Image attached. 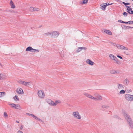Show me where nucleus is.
<instances>
[{
	"label": "nucleus",
	"mask_w": 133,
	"mask_h": 133,
	"mask_svg": "<svg viewBox=\"0 0 133 133\" xmlns=\"http://www.w3.org/2000/svg\"><path fill=\"white\" fill-rule=\"evenodd\" d=\"M46 101L50 105L54 106V102L52 100L50 99H48Z\"/></svg>",
	"instance_id": "16"
},
{
	"label": "nucleus",
	"mask_w": 133,
	"mask_h": 133,
	"mask_svg": "<svg viewBox=\"0 0 133 133\" xmlns=\"http://www.w3.org/2000/svg\"><path fill=\"white\" fill-rule=\"evenodd\" d=\"M32 50L33 48L31 46H29L26 49V51H31L32 52Z\"/></svg>",
	"instance_id": "24"
},
{
	"label": "nucleus",
	"mask_w": 133,
	"mask_h": 133,
	"mask_svg": "<svg viewBox=\"0 0 133 133\" xmlns=\"http://www.w3.org/2000/svg\"><path fill=\"white\" fill-rule=\"evenodd\" d=\"M26 115H28L29 116H31V117H32L34 118L36 120H38L39 121H40V122L42 121V120L41 119L38 118L37 116H35V115H33V114H29V113H26Z\"/></svg>",
	"instance_id": "8"
},
{
	"label": "nucleus",
	"mask_w": 133,
	"mask_h": 133,
	"mask_svg": "<svg viewBox=\"0 0 133 133\" xmlns=\"http://www.w3.org/2000/svg\"><path fill=\"white\" fill-rule=\"evenodd\" d=\"M96 99H95V101L97 100H101L102 99V97L100 95H98L96 96Z\"/></svg>",
	"instance_id": "22"
},
{
	"label": "nucleus",
	"mask_w": 133,
	"mask_h": 133,
	"mask_svg": "<svg viewBox=\"0 0 133 133\" xmlns=\"http://www.w3.org/2000/svg\"><path fill=\"white\" fill-rule=\"evenodd\" d=\"M123 116L125 119L128 122L130 128H133V122L132 120L130 117V116L126 112L124 113Z\"/></svg>",
	"instance_id": "1"
},
{
	"label": "nucleus",
	"mask_w": 133,
	"mask_h": 133,
	"mask_svg": "<svg viewBox=\"0 0 133 133\" xmlns=\"http://www.w3.org/2000/svg\"><path fill=\"white\" fill-rule=\"evenodd\" d=\"M129 83V81L128 79H126L123 81V84L125 85H127Z\"/></svg>",
	"instance_id": "23"
},
{
	"label": "nucleus",
	"mask_w": 133,
	"mask_h": 133,
	"mask_svg": "<svg viewBox=\"0 0 133 133\" xmlns=\"http://www.w3.org/2000/svg\"><path fill=\"white\" fill-rule=\"evenodd\" d=\"M87 49V48L85 47H78L76 50L75 52L78 53L81 51L82 50H85Z\"/></svg>",
	"instance_id": "11"
},
{
	"label": "nucleus",
	"mask_w": 133,
	"mask_h": 133,
	"mask_svg": "<svg viewBox=\"0 0 133 133\" xmlns=\"http://www.w3.org/2000/svg\"><path fill=\"white\" fill-rule=\"evenodd\" d=\"M10 4L11 6V8L14 9L15 8V6L13 1L11 0L10 3Z\"/></svg>",
	"instance_id": "20"
},
{
	"label": "nucleus",
	"mask_w": 133,
	"mask_h": 133,
	"mask_svg": "<svg viewBox=\"0 0 133 133\" xmlns=\"http://www.w3.org/2000/svg\"><path fill=\"white\" fill-rule=\"evenodd\" d=\"M46 35H50L51 37H56L59 35V33L57 31H54L52 32H48L46 33Z\"/></svg>",
	"instance_id": "6"
},
{
	"label": "nucleus",
	"mask_w": 133,
	"mask_h": 133,
	"mask_svg": "<svg viewBox=\"0 0 133 133\" xmlns=\"http://www.w3.org/2000/svg\"><path fill=\"white\" fill-rule=\"evenodd\" d=\"M23 125H22L20 127V129L22 130L23 129Z\"/></svg>",
	"instance_id": "44"
},
{
	"label": "nucleus",
	"mask_w": 133,
	"mask_h": 133,
	"mask_svg": "<svg viewBox=\"0 0 133 133\" xmlns=\"http://www.w3.org/2000/svg\"><path fill=\"white\" fill-rule=\"evenodd\" d=\"M39 51V50L38 49H33L32 52H38Z\"/></svg>",
	"instance_id": "31"
},
{
	"label": "nucleus",
	"mask_w": 133,
	"mask_h": 133,
	"mask_svg": "<svg viewBox=\"0 0 133 133\" xmlns=\"http://www.w3.org/2000/svg\"><path fill=\"white\" fill-rule=\"evenodd\" d=\"M111 44L112 45H113L114 46H116L117 48H118V46L119 45L118 44H116V43L112 42L111 43Z\"/></svg>",
	"instance_id": "33"
},
{
	"label": "nucleus",
	"mask_w": 133,
	"mask_h": 133,
	"mask_svg": "<svg viewBox=\"0 0 133 133\" xmlns=\"http://www.w3.org/2000/svg\"><path fill=\"white\" fill-rule=\"evenodd\" d=\"M37 95L38 97L41 99H44L45 96L44 91L42 90H39L38 91Z\"/></svg>",
	"instance_id": "5"
},
{
	"label": "nucleus",
	"mask_w": 133,
	"mask_h": 133,
	"mask_svg": "<svg viewBox=\"0 0 133 133\" xmlns=\"http://www.w3.org/2000/svg\"><path fill=\"white\" fill-rule=\"evenodd\" d=\"M72 115L76 119L79 120L81 119V116L79 112L77 111L73 112L72 113Z\"/></svg>",
	"instance_id": "4"
},
{
	"label": "nucleus",
	"mask_w": 133,
	"mask_h": 133,
	"mask_svg": "<svg viewBox=\"0 0 133 133\" xmlns=\"http://www.w3.org/2000/svg\"><path fill=\"white\" fill-rule=\"evenodd\" d=\"M16 122H17V123H19V122H18L17 121H16Z\"/></svg>",
	"instance_id": "49"
},
{
	"label": "nucleus",
	"mask_w": 133,
	"mask_h": 133,
	"mask_svg": "<svg viewBox=\"0 0 133 133\" xmlns=\"http://www.w3.org/2000/svg\"><path fill=\"white\" fill-rule=\"evenodd\" d=\"M18 83L22 84L26 86H31V82H27L21 80H19L17 81Z\"/></svg>",
	"instance_id": "2"
},
{
	"label": "nucleus",
	"mask_w": 133,
	"mask_h": 133,
	"mask_svg": "<svg viewBox=\"0 0 133 133\" xmlns=\"http://www.w3.org/2000/svg\"><path fill=\"white\" fill-rule=\"evenodd\" d=\"M33 9V11H38L39 10V8L35 7Z\"/></svg>",
	"instance_id": "36"
},
{
	"label": "nucleus",
	"mask_w": 133,
	"mask_h": 133,
	"mask_svg": "<svg viewBox=\"0 0 133 133\" xmlns=\"http://www.w3.org/2000/svg\"><path fill=\"white\" fill-rule=\"evenodd\" d=\"M88 0H84L83 1V2H82L81 3V4H85L87 3L88 2Z\"/></svg>",
	"instance_id": "34"
},
{
	"label": "nucleus",
	"mask_w": 133,
	"mask_h": 133,
	"mask_svg": "<svg viewBox=\"0 0 133 133\" xmlns=\"http://www.w3.org/2000/svg\"><path fill=\"white\" fill-rule=\"evenodd\" d=\"M117 88L118 90H121L124 88V85L122 84H118L117 85Z\"/></svg>",
	"instance_id": "18"
},
{
	"label": "nucleus",
	"mask_w": 133,
	"mask_h": 133,
	"mask_svg": "<svg viewBox=\"0 0 133 133\" xmlns=\"http://www.w3.org/2000/svg\"><path fill=\"white\" fill-rule=\"evenodd\" d=\"M33 9H34V8L31 7V6H30L29 8V10L31 12L33 11V10H34Z\"/></svg>",
	"instance_id": "35"
},
{
	"label": "nucleus",
	"mask_w": 133,
	"mask_h": 133,
	"mask_svg": "<svg viewBox=\"0 0 133 133\" xmlns=\"http://www.w3.org/2000/svg\"><path fill=\"white\" fill-rule=\"evenodd\" d=\"M18 133H23V132L20 130L18 131Z\"/></svg>",
	"instance_id": "45"
},
{
	"label": "nucleus",
	"mask_w": 133,
	"mask_h": 133,
	"mask_svg": "<svg viewBox=\"0 0 133 133\" xmlns=\"http://www.w3.org/2000/svg\"><path fill=\"white\" fill-rule=\"evenodd\" d=\"M120 71L118 70H115L114 69H112L110 70V73L111 74H118L119 73Z\"/></svg>",
	"instance_id": "13"
},
{
	"label": "nucleus",
	"mask_w": 133,
	"mask_h": 133,
	"mask_svg": "<svg viewBox=\"0 0 133 133\" xmlns=\"http://www.w3.org/2000/svg\"><path fill=\"white\" fill-rule=\"evenodd\" d=\"M102 31L103 33H105L109 35H111L112 34L111 32L109 30L103 29L102 30Z\"/></svg>",
	"instance_id": "14"
},
{
	"label": "nucleus",
	"mask_w": 133,
	"mask_h": 133,
	"mask_svg": "<svg viewBox=\"0 0 133 133\" xmlns=\"http://www.w3.org/2000/svg\"><path fill=\"white\" fill-rule=\"evenodd\" d=\"M4 117L5 118L7 119L8 117V116L6 112H4L3 113Z\"/></svg>",
	"instance_id": "28"
},
{
	"label": "nucleus",
	"mask_w": 133,
	"mask_h": 133,
	"mask_svg": "<svg viewBox=\"0 0 133 133\" xmlns=\"http://www.w3.org/2000/svg\"><path fill=\"white\" fill-rule=\"evenodd\" d=\"M85 62L87 64H89V65L92 66L95 64L94 63L91 61L89 59H87L85 60Z\"/></svg>",
	"instance_id": "15"
},
{
	"label": "nucleus",
	"mask_w": 133,
	"mask_h": 133,
	"mask_svg": "<svg viewBox=\"0 0 133 133\" xmlns=\"http://www.w3.org/2000/svg\"><path fill=\"white\" fill-rule=\"evenodd\" d=\"M123 4H124V5H128L129 4V3H126L124 2H123Z\"/></svg>",
	"instance_id": "40"
},
{
	"label": "nucleus",
	"mask_w": 133,
	"mask_h": 133,
	"mask_svg": "<svg viewBox=\"0 0 133 133\" xmlns=\"http://www.w3.org/2000/svg\"><path fill=\"white\" fill-rule=\"evenodd\" d=\"M9 105L11 106V107L12 108H15L16 109L20 110L22 109V108L20 105L18 104H16L14 103H10Z\"/></svg>",
	"instance_id": "7"
},
{
	"label": "nucleus",
	"mask_w": 133,
	"mask_h": 133,
	"mask_svg": "<svg viewBox=\"0 0 133 133\" xmlns=\"http://www.w3.org/2000/svg\"><path fill=\"white\" fill-rule=\"evenodd\" d=\"M109 57L111 59L115 61L116 64L119 65L121 64L120 62L112 54H110L109 55Z\"/></svg>",
	"instance_id": "3"
},
{
	"label": "nucleus",
	"mask_w": 133,
	"mask_h": 133,
	"mask_svg": "<svg viewBox=\"0 0 133 133\" xmlns=\"http://www.w3.org/2000/svg\"><path fill=\"white\" fill-rule=\"evenodd\" d=\"M127 91L128 93H129L131 92V90L130 89H128Z\"/></svg>",
	"instance_id": "39"
},
{
	"label": "nucleus",
	"mask_w": 133,
	"mask_h": 133,
	"mask_svg": "<svg viewBox=\"0 0 133 133\" xmlns=\"http://www.w3.org/2000/svg\"><path fill=\"white\" fill-rule=\"evenodd\" d=\"M2 64L0 62V66L2 67Z\"/></svg>",
	"instance_id": "47"
},
{
	"label": "nucleus",
	"mask_w": 133,
	"mask_h": 133,
	"mask_svg": "<svg viewBox=\"0 0 133 133\" xmlns=\"http://www.w3.org/2000/svg\"><path fill=\"white\" fill-rule=\"evenodd\" d=\"M118 22H120V23H125V22H124L122 20H119L118 21Z\"/></svg>",
	"instance_id": "38"
},
{
	"label": "nucleus",
	"mask_w": 133,
	"mask_h": 133,
	"mask_svg": "<svg viewBox=\"0 0 133 133\" xmlns=\"http://www.w3.org/2000/svg\"><path fill=\"white\" fill-rule=\"evenodd\" d=\"M104 4L106 6L108 5H110V4H109V3H104Z\"/></svg>",
	"instance_id": "42"
},
{
	"label": "nucleus",
	"mask_w": 133,
	"mask_h": 133,
	"mask_svg": "<svg viewBox=\"0 0 133 133\" xmlns=\"http://www.w3.org/2000/svg\"><path fill=\"white\" fill-rule=\"evenodd\" d=\"M125 91L123 90H121L119 92V94L120 95L124 94L125 93Z\"/></svg>",
	"instance_id": "32"
},
{
	"label": "nucleus",
	"mask_w": 133,
	"mask_h": 133,
	"mask_svg": "<svg viewBox=\"0 0 133 133\" xmlns=\"http://www.w3.org/2000/svg\"><path fill=\"white\" fill-rule=\"evenodd\" d=\"M16 92L18 94L21 95H23L24 93L23 90L20 88H17L16 90Z\"/></svg>",
	"instance_id": "10"
},
{
	"label": "nucleus",
	"mask_w": 133,
	"mask_h": 133,
	"mask_svg": "<svg viewBox=\"0 0 133 133\" xmlns=\"http://www.w3.org/2000/svg\"><path fill=\"white\" fill-rule=\"evenodd\" d=\"M132 95L129 94H127L125 95V99L128 101H131Z\"/></svg>",
	"instance_id": "12"
},
{
	"label": "nucleus",
	"mask_w": 133,
	"mask_h": 133,
	"mask_svg": "<svg viewBox=\"0 0 133 133\" xmlns=\"http://www.w3.org/2000/svg\"><path fill=\"white\" fill-rule=\"evenodd\" d=\"M100 6L101 7V9L103 10H105L106 6L104 4H101Z\"/></svg>",
	"instance_id": "25"
},
{
	"label": "nucleus",
	"mask_w": 133,
	"mask_h": 133,
	"mask_svg": "<svg viewBox=\"0 0 133 133\" xmlns=\"http://www.w3.org/2000/svg\"><path fill=\"white\" fill-rule=\"evenodd\" d=\"M102 108H105L106 109H108L109 107V106L105 105H102Z\"/></svg>",
	"instance_id": "30"
},
{
	"label": "nucleus",
	"mask_w": 133,
	"mask_h": 133,
	"mask_svg": "<svg viewBox=\"0 0 133 133\" xmlns=\"http://www.w3.org/2000/svg\"><path fill=\"white\" fill-rule=\"evenodd\" d=\"M6 77L5 75L2 74H0V80H2L6 78Z\"/></svg>",
	"instance_id": "21"
},
{
	"label": "nucleus",
	"mask_w": 133,
	"mask_h": 133,
	"mask_svg": "<svg viewBox=\"0 0 133 133\" xmlns=\"http://www.w3.org/2000/svg\"><path fill=\"white\" fill-rule=\"evenodd\" d=\"M127 14L125 12H124L123 14V15L125 16H127Z\"/></svg>",
	"instance_id": "41"
},
{
	"label": "nucleus",
	"mask_w": 133,
	"mask_h": 133,
	"mask_svg": "<svg viewBox=\"0 0 133 133\" xmlns=\"http://www.w3.org/2000/svg\"><path fill=\"white\" fill-rule=\"evenodd\" d=\"M13 98L15 101H18L19 100L18 97L17 95H16Z\"/></svg>",
	"instance_id": "29"
},
{
	"label": "nucleus",
	"mask_w": 133,
	"mask_h": 133,
	"mask_svg": "<svg viewBox=\"0 0 133 133\" xmlns=\"http://www.w3.org/2000/svg\"><path fill=\"white\" fill-rule=\"evenodd\" d=\"M118 48L120 49L121 50H128V48L124 46L121 45L119 44L118 47Z\"/></svg>",
	"instance_id": "17"
},
{
	"label": "nucleus",
	"mask_w": 133,
	"mask_h": 133,
	"mask_svg": "<svg viewBox=\"0 0 133 133\" xmlns=\"http://www.w3.org/2000/svg\"><path fill=\"white\" fill-rule=\"evenodd\" d=\"M131 101H133V95H132Z\"/></svg>",
	"instance_id": "46"
},
{
	"label": "nucleus",
	"mask_w": 133,
	"mask_h": 133,
	"mask_svg": "<svg viewBox=\"0 0 133 133\" xmlns=\"http://www.w3.org/2000/svg\"><path fill=\"white\" fill-rule=\"evenodd\" d=\"M128 8H127V12L129 13L130 14H131L132 13V10L128 6H127Z\"/></svg>",
	"instance_id": "27"
},
{
	"label": "nucleus",
	"mask_w": 133,
	"mask_h": 133,
	"mask_svg": "<svg viewBox=\"0 0 133 133\" xmlns=\"http://www.w3.org/2000/svg\"><path fill=\"white\" fill-rule=\"evenodd\" d=\"M132 14H133V11H132Z\"/></svg>",
	"instance_id": "48"
},
{
	"label": "nucleus",
	"mask_w": 133,
	"mask_h": 133,
	"mask_svg": "<svg viewBox=\"0 0 133 133\" xmlns=\"http://www.w3.org/2000/svg\"><path fill=\"white\" fill-rule=\"evenodd\" d=\"M61 102V101L59 100H56L55 102H54V107L56 106L57 105L60 104Z\"/></svg>",
	"instance_id": "19"
},
{
	"label": "nucleus",
	"mask_w": 133,
	"mask_h": 133,
	"mask_svg": "<svg viewBox=\"0 0 133 133\" xmlns=\"http://www.w3.org/2000/svg\"><path fill=\"white\" fill-rule=\"evenodd\" d=\"M83 94L84 95L86 96V97H88L90 99L95 100L96 99V97H94L92 95L86 92H84L83 93Z\"/></svg>",
	"instance_id": "9"
},
{
	"label": "nucleus",
	"mask_w": 133,
	"mask_h": 133,
	"mask_svg": "<svg viewBox=\"0 0 133 133\" xmlns=\"http://www.w3.org/2000/svg\"><path fill=\"white\" fill-rule=\"evenodd\" d=\"M124 53H125V54H126V53H125V52H124Z\"/></svg>",
	"instance_id": "50"
},
{
	"label": "nucleus",
	"mask_w": 133,
	"mask_h": 133,
	"mask_svg": "<svg viewBox=\"0 0 133 133\" xmlns=\"http://www.w3.org/2000/svg\"><path fill=\"white\" fill-rule=\"evenodd\" d=\"M127 23H128L129 24H133V22L132 21H130L127 22H125V24Z\"/></svg>",
	"instance_id": "37"
},
{
	"label": "nucleus",
	"mask_w": 133,
	"mask_h": 133,
	"mask_svg": "<svg viewBox=\"0 0 133 133\" xmlns=\"http://www.w3.org/2000/svg\"><path fill=\"white\" fill-rule=\"evenodd\" d=\"M117 56L119 58H120L121 59H122V58H123L122 57H121V56H119V55H117Z\"/></svg>",
	"instance_id": "43"
},
{
	"label": "nucleus",
	"mask_w": 133,
	"mask_h": 133,
	"mask_svg": "<svg viewBox=\"0 0 133 133\" xmlns=\"http://www.w3.org/2000/svg\"><path fill=\"white\" fill-rule=\"evenodd\" d=\"M6 95V93L4 92H0V97H2Z\"/></svg>",
	"instance_id": "26"
}]
</instances>
